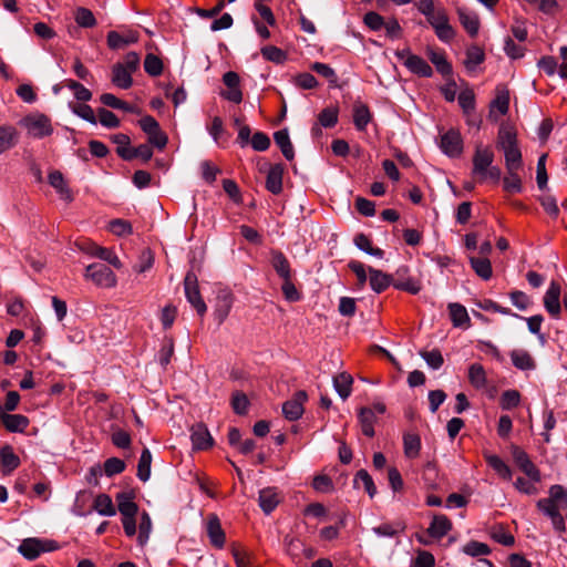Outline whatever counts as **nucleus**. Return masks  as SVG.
Instances as JSON below:
<instances>
[{
  "instance_id": "1",
  "label": "nucleus",
  "mask_w": 567,
  "mask_h": 567,
  "mask_svg": "<svg viewBox=\"0 0 567 567\" xmlns=\"http://www.w3.org/2000/svg\"><path fill=\"white\" fill-rule=\"evenodd\" d=\"M395 56L403 61L404 66L413 74L422 78L433 76V69L431 65L421 56L411 53L409 48L396 50Z\"/></svg>"
},
{
  "instance_id": "2",
  "label": "nucleus",
  "mask_w": 567,
  "mask_h": 567,
  "mask_svg": "<svg viewBox=\"0 0 567 567\" xmlns=\"http://www.w3.org/2000/svg\"><path fill=\"white\" fill-rule=\"evenodd\" d=\"M84 277L96 286L112 288L116 285V276L105 264L94 262L85 268Z\"/></svg>"
},
{
  "instance_id": "3",
  "label": "nucleus",
  "mask_w": 567,
  "mask_h": 567,
  "mask_svg": "<svg viewBox=\"0 0 567 567\" xmlns=\"http://www.w3.org/2000/svg\"><path fill=\"white\" fill-rule=\"evenodd\" d=\"M184 288L187 301L195 308L197 313L203 317L207 311V306L200 296L197 277L193 271L186 274Z\"/></svg>"
},
{
  "instance_id": "4",
  "label": "nucleus",
  "mask_w": 567,
  "mask_h": 567,
  "mask_svg": "<svg viewBox=\"0 0 567 567\" xmlns=\"http://www.w3.org/2000/svg\"><path fill=\"white\" fill-rule=\"evenodd\" d=\"M29 134L34 137L41 138L52 133L50 120L44 114L28 115L21 120Z\"/></svg>"
},
{
  "instance_id": "5",
  "label": "nucleus",
  "mask_w": 567,
  "mask_h": 567,
  "mask_svg": "<svg viewBox=\"0 0 567 567\" xmlns=\"http://www.w3.org/2000/svg\"><path fill=\"white\" fill-rule=\"evenodd\" d=\"M440 148L449 157H457L463 152V138L458 130L450 128L441 135Z\"/></svg>"
},
{
  "instance_id": "6",
  "label": "nucleus",
  "mask_w": 567,
  "mask_h": 567,
  "mask_svg": "<svg viewBox=\"0 0 567 567\" xmlns=\"http://www.w3.org/2000/svg\"><path fill=\"white\" fill-rule=\"evenodd\" d=\"M137 31L123 27L122 31H110L106 37L107 47L111 50H122L138 41Z\"/></svg>"
},
{
  "instance_id": "7",
  "label": "nucleus",
  "mask_w": 567,
  "mask_h": 567,
  "mask_svg": "<svg viewBox=\"0 0 567 567\" xmlns=\"http://www.w3.org/2000/svg\"><path fill=\"white\" fill-rule=\"evenodd\" d=\"M511 450L513 460L515 464L520 468V471L533 482H539L540 472L530 461L528 454L517 445H512Z\"/></svg>"
},
{
  "instance_id": "8",
  "label": "nucleus",
  "mask_w": 567,
  "mask_h": 567,
  "mask_svg": "<svg viewBox=\"0 0 567 567\" xmlns=\"http://www.w3.org/2000/svg\"><path fill=\"white\" fill-rule=\"evenodd\" d=\"M392 286L395 289L410 292L412 295L419 293L421 287L419 282L410 275V268L405 265L400 266L394 275H392Z\"/></svg>"
},
{
  "instance_id": "9",
  "label": "nucleus",
  "mask_w": 567,
  "mask_h": 567,
  "mask_svg": "<svg viewBox=\"0 0 567 567\" xmlns=\"http://www.w3.org/2000/svg\"><path fill=\"white\" fill-rule=\"evenodd\" d=\"M223 82L227 90L220 91V96L233 103H240L243 101V92L240 90V78L238 73L228 71L223 75Z\"/></svg>"
},
{
  "instance_id": "10",
  "label": "nucleus",
  "mask_w": 567,
  "mask_h": 567,
  "mask_svg": "<svg viewBox=\"0 0 567 567\" xmlns=\"http://www.w3.org/2000/svg\"><path fill=\"white\" fill-rule=\"evenodd\" d=\"M308 400V394L303 390L297 391L293 396L282 404V413L289 421H297L303 414V403Z\"/></svg>"
},
{
  "instance_id": "11",
  "label": "nucleus",
  "mask_w": 567,
  "mask_h": 567,
  "mask_svg": "<svg viewBox=\"0 0 567 567\" xmlns=\"http://www.w3.org/2000/svg\"><path fill=\"white\" fill-rule=\"evenodd\" d=\"M560 293H561V287L560 284L556 280H553L543 298L544 307L546 311L553 317V318H559L561 313V306H560Z\"/></svg>"
},
{
  "instance_id": "12",
  "label": "nucleus",
  "mask_w": 567,
  "mask_h": 567,
  "mask_svg": "<svg viewBox=\"0 0 567 567\" xmlns=\"http://www.w3.org/2000/svg\"><path fill=\"white\" fill-rule=\"evenodd\" d=\"M269 262L281 280L295 277L290 261L281 250L271 249L269 252Z\"/></svg>"
},
{
  "instance_id": "13",
  "label": "nucleus",
  "mask_w": 567,
  "mask_h": 567,
  "mask_svg": "<svg viewBox=\"0 0 567 567\" xmlns=\"http://www.w3.org/2000/svg\"><path fill=\"white\" fill-rule=\"evenodd\" d=\"M494 162V153L488 147L476 145L473 155V176H481Z\"/></svg>"
},
{
  "instance_id": "14",
  "label": "nucleus",
  "mask_w": 567,
  "mask_h": 567,
  "mask_svg": "<svg viewBox=\"0 0 567 567\" xmlns=\"http://www.w3.org/2000/svg\"><path fill=\"white\" fill-rule=\"evenodd\" d=\"M190 440L195 450H207L214 444V440L204 423H196L190 427Z\"/></svg>"
},
{
  "instance_id": "15",
  "label": "nucleus",
  "mask_w": 567,
  "mask_h": 567,
  "mask_svg": "<svg viewBox=\"0 0 567 567\" xmlns=\"http://www.w3.org/2000/svg\"><path fill=\"white\" fill-rule=\"evenodd\" d=\"M234 303V296L229 290L221 289L218 291L216 297L215 305V318L218 321V324H221L225 319L228 317L230 309Z\"/></svg>"
},
{
  "instance_id": "16",
  "label": "nucleus",
  "mask_w": 567,
  "mask_h": 567,
  "mask_svg": "<svg viewBox=\"0 0 567 567\" xmlns=\"http://www.w3.org/2000/svg\"><path fill=\"white\" fill-rule=\"evenodd\" d=\"M284 172L285 165L282 163L269 165L266 177V189L274 195H279L282 192Z\"/></svg>"
},
{
  "instance_id": "17",
  "label": "nucleus",
  "mask_w": 567,
  "mask_h": 567,
  "mask_svg": "<svg viewBox=\"0 0 567 567\" xmlns=\"http://www.w3.org/2000/svg\"><path fill=\"white\" fill-rule=\"evenodd\" d=\"M207 535L210 544L216 548H223L226 542L225 532L221 528L219 518L212 514L207 520Z\"/></svg>"
},
{
  "instance_id": "18",
  "label": "nucleus",
  "mask_w": 567,
  "mask_h": 567,
  "mask_svg": "<svg viewBox=\"0 0 567 567\" xmlns=\"http://www.w3.org/2000/svg\"><path fill=\"white\" fill-rule=\"evenodd\" d=\"M457 16L460 23L466 30L470 37L475 38L480 30L478 16L474 11H471L464 7L457 8Z\"/></svg>"
},
{
  "instance_id": "19",
  "label": "nucleus",
  "mask_w": 567,
  "mask_h": 567,
  "mask_svg": "<svg viewBox=\"0 0 567 567\" xmlns=\"http://www.w3.org/2000/svg\"><path fill=\"white\" fill-rule=\"evenodd\" d=\"M0 420L7 431L22 433L29 426V419L22 414L0 413Z\"/></svg>"
},
{
  "instance_id": "20",
  "label": "nucleus",
  "mask_w": 567,
  "mask_h": 567,
  "mask_svg": "<svg viewBox=\"0 0 567 567\" xmlns=\"http://www.w3.org/2000/svg\"><path fill=\"white\" fill-rule=\"evenodd\" d=\"M117 155L124 161H132L140 157L143 162H148L153 156L152 147L148 144H141L137 147H117Z\"/></svg>"
},
{
  "instance_id": "21",
  "label": "nucleus",
  "mask_w": 567,
  "mask_h": 567,
  "mask_svg": "<svg viewBox=\"0 0 567 567\" xmlns=\"http://www.w3.org/2000/svg\"><path fill=\"white\" fill-rule=\"evenodd\" d=\"M259 506L262 512L269 515L279 504L280 497L277 487H266L259 492Z\"/></svg>"
},
{
  "instance_id": "22",
  "label": "nucleus",
  "mask_w": 567,
  "mask_h": 567,
  "mask_svg": "<svg viewBox=\"0 0 567 567\" xmlns=\"http://www.w3.org/2000/svg\"><path fill=\"white\" fill-rule=\"evenodd\" d=\"M368 272L370 275V287L374 292L381 293L392 285V275L370 266L368 267Z\"/></svg>"
},
{
  "instance_id": "23",
  "label": "nucleus",
  "mask_w": 567,
  "mask_h": 567,
  "mask_svg": "<svg viewBox=\"0 0 567 567\" xmlns=\"http://www.w3.org/2000/svg\"><path fill=\"white\" fill-rule=\"evenodd\" d=\"M42 539L37 537L25 538L18 547V551L28 560H35L42 553Z\"/></svg>"
},
{
  "instance_id": "24",
  "label": "nucleus",
  "mask_w": 567,
  "mask_h": 567,
  "mask_svg": "<svg viewBox=\"0 0 567 567\" xmlns=\"http://www.w3.org/2000/svg\"><path fill=\"white\" fill-rule=\"evenodd\" d=\"M451 529L452 522L447 518V516L439 514L433 516V519L426 532L431 537L440 539Z\"/></svg>"
},
{
  "instance_id": "25",
  "label": "nucleus",
  "mask_w": 567,
  "mask_h": 567,
  "mask_svg": "<svg viewBox=\"0 0 567 567\" xmlns=\"http://www.w3.org/2000/svg\"><path fill=\"white\" fill-rule=\"evenodd\" d=\"M426 54L439 73H441L443 76H452L453 68L452 64L446 60L444 52H437L433 48L427 47Z\"/></svg>"
},
{
  "instance_id": "26",
  "label": "nucleus",
  "mask_w": 567,
  "mask_h": 567,
  "mask_svg": "<svg viewBox=\"0 0 567 567\" xmlns=\"http://www.w3.org/2000/svg\"><path fill=\"white\" fill-rule=\"evenodd\" d=\"M518 145L517 134L514 127L501 125L497 134L496 147L505 151Z\"/></svg>"
},
{
  "instance_id": "27",
  "label": "nucleus",
  "mask_w": 567,
  "mask_h": 567,
  "mask_svg": "<svg viewBox=\"0 0 567 567\" xmlns=\"http://www.w3.org/2000/svg\"><path fill=\"white\" fill-rule=\"evenodd\" d=\"M450 317L454 327L467 329L470 327V317L466 308L457 302H451L447 306Z\"/></svg>"
},
{
  "instance_id": "28",
  "label": "nucleus",
  "mask_w": 567,
  "mask_h": 567,
  "mask_svg": "<svg viewBox=\"0 0 567 567\" xmlns=\"http://www.w3.org/2000/svg\"><path fill=\"white\" fill-rule=\"evenodd\" d=\"M275 143L280 148L284 157L287 161H292L295 158V148L289 137L288 128H282L274 133Z\"/></svg>"
},
{
  "instance_id": "29",
  "label": "nucleus",
  "mask_w": 567,
  "mask_h": 567,
  "mask_svg": "<svg viewBox=\"0 0 567 567\" xmlns=\"http://www.w3.org/2000/svg\"><path fill=\"white\" fill-rule=\"evenodd\" d=\"M483 456L488 466H491L503 480H512L513 472L511 467L498 455L484 452Z\"/></svg>"
},
{
  "instance_id": "30",
  "label": "nucleus",
  "mask_w": 567,
  "mask_h": 567,
  "mask_svg": "<svg viewBox=\"0 0 567 567\" xmlns=\"http://www.w3.org/2000/svg\"><path fill=\"white\" fill-rule=\"evenodd\" d=\"M132 498L133 496L125 492L116 495L118 512L122 514L123 518H135L138 512V506Z\"/></svg>"
},
{
  "instance_id": "31",
  "label": "nucleus",
  "mask_w": 567,
  "mask_h": 567,
  "mask_svg": "<svg viewBox=\"0 0 567 567\" xmlns=\"http://www.w3.org/2000/svg\"><path fill=\"white\" fill-rule=\"evenodd\" d=\"M49 184L55 188L60 197L65 202L73 200V194L64 182L63 175L60 171H52L49 174Z\"/></svg>"
},
{
  "instance_id": "32",
  "label": "nucleus",
  "mask_w": 567,
  "mask_h": 567,
  "mask_svg": "<svg viewBox=\"0 0 567 567\" xmlns=\"http://www.w3.org/2000/svg\"><path fill=\"white\" fill-rule=\"evenodd\" d=\"M372 120V114L367 104L357 102L353 105V123L358 131H365Z\"/></svg>"
},
{
  "instance_id": "33",
  "label": "nucleus",
  "mask_w": 567,
  "mask_h": 567,
  "mask_svg": "<svg viewBox=\"0 0 567 567\" xmlns=\"http://www.w3.org/2000/svg\"><path fill=\"white\" fill-rule=\"evenodd\" d=\"M112 83L123 90H127L133 85L132 75L127 72L124 64L115 63L112 66Z\"/></svg>"
},
{
  "instance_id": "34",
  "label": "nucleus",
  "mask_w": 567,
  "mask_h": 567,
  "mask_svg": "<svg viewBox=\"0 0 567 567\" xmlns=\"http://www.w3.org/2000/svg\"><path fill=\"white\" fill-rule=\"evenodd\" d=\"M513 365L519 370L528 371L536 368L534 358L526 350H513L511 352Z\"/></svg>"
},
{
  "instance_id": "35",
  "label": "nucleus",
  "mask_w": 567,
  "mask_h": 567,
  "mask_svg": "<svg viewBox=\"0 0 567 567\" xmlns=\"http://www.w3.org/2000/svg\"><path fill=\"white\" fill-rule=\"evenodd\" d=\"M19 138L18 131L10 125L0 126V154L12 148Z\"/></svg>"
},
{
  "instance_id": "36",
  "label": "nucleus",
  "mask_w": 567,
  "mask_h": 567,
  "mask_svg": "<svg viewBox=\"0 0 567 567\" xmlns=\"http://www.w3.org/2000/svg\"><path fill=\"white\" fill-rule=\"evenodd\" d=\"M352 383L353 378L347 372H341L333 377V386L342 400L350 396Z\"/></svg>"
},
{
  "instance_id": "37",
  "label": "nucleus",
  "mask_w": 567,
  "mask_h": 567,
  "mask_svg": "<svg viewBox=\"0 0 567 567\" xmlns=\"http://www.w3.org/2000/svg\"><path fill=\"white\" fill-rule=\"evenodd\" d=\"M359 422L361 424L362 433L365 436L372 437L374 435L373 424L375 422V416L373 410L367 406H363L359 411Z\"/></svg>"
},
{
  "instance_id": "38",
  "label": "nucleus",
  "mask_w": 567,
  "mask_h": 567,
  "mask_svg": "<svg viewBox=\"0 0 567 567\" xmlns=\"http://www.w3.org/2000/svg\"><path fill=\"white\" fill-rule=\"evenodd\" d=\"M485 61V53L482 48L472 44L466 49V59L464 65L467 71H474L477 65Z\"/></svg>"
},
{
  "instance_id": "39",
  "label": "nucleus",
  "mask_w": 567,
  "mask_h": 567,
  "mask_svg": "<svg viewBox=\"0 0 567 567\" xmlns=\"http://www.w3.org/2000/svg\"><path fill=\"white\" fill-rule=\"evenodd\" d=\"M470 264H471L472 269L475 271V274L478 277H481L483 280L491 279V277L493 275V270H492V264H491L489 259H487L486 257L478 258V257L471 256Z\"/></svg>"
},
{
  "instance_id": "40",
  "label": "nucleus",
  "mask_w": 567,
  "mask_h": 567,
  "mask_svg": "<svg viewBox=\"0 0 567 567\" xmlns=\"http://www.w3.org/2000/svg\"><path fill=\"white\" fill-rule=\"evenodd\" d=\"M90 252H91V255L93 257H96V258H99L101 260H104V261L109 262L110 265H112L116 269H121L122 266H123V264L121 262L118 257L110 248L100 247V246L94 245Z\"/></svg>"
},
{
  "instance_id": "41",
  "label": "nucleus",
  "mask_w": 567,
  "mask_h": 567,
  "mask_svg": "<svg viewBox=\"0 0 567 567\" xmlns=\"http://www.w3.org/2000/svg\"><path fill=\"white\" fill-rule=\"evenodd\" d=\"M0 461L7 473L12 472L20 465V458L10 445L1 447Z\"/></svg>"
},
{
  "instance_id": "42",
  "label": "nucleus",
  "mask_w": 567,
  "mask_h": 567,
  "mask_svg": "<svg viewBox=\"0 0 567 567\" xmlns=\"http://www.w3.org/2000/svg\"><path fill=\"white\" fill-rule=\"evenodd\" d=\"M151 464H152V453L147 447H144L137 464V477L142 482H147L151 477Z\"/></svg>"
},
{
  "instance_id": "43",
  "label": "nucleus",
  "mask_w": 567,
  "mask_h": 567,
  "mask_svg": "<svg viewBox=\"0 0 567 567\" xmlns=\"http://www.w3.org/2000/svg\"><path fill=\"white\" fill-rule=\"evenodd\" d=\"M404 454L409 458L416 457L421 450V437L414 433H405L403 435Z\"/></svg>"
},
{
  "instance_id": "44",
  "label": "nucleus",
  "mask_w": 567,
  "mask_h": 567,
  "mask_svg": "<svg viewBox=\"0 0 567 567\" xmlns=\"http://www.w3.org/2000/svg\"><path fill=\"white\" fill-rule=\"evenodd\" d=\"M354 245L364 252L382 258L384 256V251L381 248L373 247L370 238L363 233L357 234L353 239Z\"/></svg>"
},
{
  "instance_id": "45",
  "label": "nucleus",
  "mask_w": 567,
  "mask_h": 567,
  "mask_svg": "<svg viewBox=\"0 0 567 567\" xmlns=\"http://www.w3.org/2000/svg\"><path fill=\"white\" fill-rule=\"evenodd\" d=\"M93 508L103 516H114L116 514L112 498L107 494L97 495L94 499Z\"/></svg>"
},
{
  "instance_id": "46",
  "label": "nucleus",
  "mask_w": 567,
  "mask_h": 567,
  "mask_svg": "<svg viewBox=\"0 0 567 567\" xmlns=\"http://www.w3.org/2000/svg\"><path fill=\"white\" fill-rule=\"evenodd\" d=\"M503 152L506 171H519L523 167L522 152L518 145Z\"/></svg>"
},
{
  "instance_id": "47",
  "label": "nucleus",
  "mask_w": 567,
  "mask_h": 567,
  "mask_svg": "<svg viewBox=\"0 0 567 567\" xmlns=\"http://www.w3.org/2000/svg\"><path fill=\"white\" fill-rule=\"evenodd\" d=\"M468 380L477 389L485 386L486 373L484 367L480 363H473L468 368Z\"/></svg>"
},
{
  "instance_id": "48",
  "label": "nucleus",
  "mask_w": 567,
  "mask_h": 567,
  "mask_svg": "<svg viewBox=\"0 0 567 567\" xmlns=\"http://www.w3.org/2000/svg\"><path fill=\"white\" fill-rule=\"evenodd\" d=\"M503 188L507 193H520L523 190L522 178L518 171H507V176L503 178Z\"/></svg>"
},
{
  "instance_id": "49",
  "label": "nucleus",
  "mask_w": 567,
  "mask_h": 567,
  "mask_svg": "<svg viewBox=\"0 0 567 567\" xmlns=\"http://www.w3.org/2000/svg\"><path fill=\"white\" fill-rule=\"evenodd\" d=\"M69 106H70L71 111L79 117L87 121L91 124L97 123V118L94 114L93 109L89 104H85V102L84 103H70Z\"/></svg>"
},
{
  "instance_id": "50",
  "label": "nucleus",
  "mask_w": 567,
  "mask_h": 567,
  "mask_svg": "<svg viewBox=\"0 0 567 567\" xmlns=\"http://www.w3.org/2000/svg\"><path fill=\"white\" fill-rule=\"evenodd\" d=\"M458 104L462 107L464 114L468 115L475 110V94L472 89L468 86L465 87L460 94H458Z\"/></svg>"
},
{
  "instance_id": "51",
  "label": "nucleus",
  "mask_w": 567,
  "mask_h": 567,
  "mask_svg": "<svg viewBox=\"0 0 567 567\" xmlns=\"http://www.w3.org/2000/svg\"><path fill=\"white\" fill-rule=\"evenodd\" d=\"M311 71L324 78L330 85L337 86L338 76L336 71L328 64L321 62H313L310 66Z\"/></svg>"
},
{
  "instance_id": "52",
  "label": "nucleus",
  "mask_w": 567,
  "mask_h": 567,
  "mask_svg": "<svg viewBox=\"0 0 567 567\" xmlns=\"http://www.w3.org/2000/svg\"><path fill=\"white\" fill-rule=\"evenodd\" d=\"M250 402L247 395L241 391H235L231 395V408L238 415H245L248 412Z\"/></svg>"
},
{
  "instance_id": "53",
  "label": "nucleus",
  "mask_w": 567,
  "mask_h": 567,
  "mask_svg": "<svg viewBox=\"0 0 567 567\" xmlns=\"http://www.w3.org/2000/svg\"><path fill=\"white\" fill-rule=\"evenodd\" d=\"M262 56L276 64H282L287 60V54L284 50L275 45H266L260 50Z\"/></svg>"
},
{
  "instance_id": "54",
  "label": "nucleus",
  "mask_w": 567,
  "mask_h": 567,
  "mask_svg": "<svg viewBox=\"0 0 567 567\" xmlns=\"http://www.w3.org/2000/svg\"><path fill=\"white\" fill-rule=\"evenodd\" d=\"M439 471L435 462H427L423 470V481L429 489H437Z\"/></svg>"
},
{
  "instance_id": "55",
  "label": "nucleus",
  "mask_w": 567,
  "mask_h": 567,
  "mask_svg": "<svg viewBox=\"0 0 567 567\" xmlns=\"http://www.w3.org/2000/svg\"><path fill=\"white\" fill-rule=\"evenodd\" d=\"M144 70L151 76H158L163 72V62L157 55L148 53L144 60Z\"/></svg>"
},
{
  "instance_id": "56",
  "label": "nucleus",
  "mask_w": 567,
  "mask_h": 567,
  "mask_svg": "<svg viewBox=\"0 0 567 567\" xmlns=\"http://www.w3.org/2000/svg\"><path fill=\"white\" fill-rule=\"evenodd\" d=\"M75 21L82 28H93L96 24V19L93 12L84 7L76 9Z\"/></svg>"
},
{
  "instance_id": "57",
  "label": "nucleus",
  "mask_w": 567,
  "mask_h": 567,
  "mask_svg": "<svg viewBox=\"0 0 567 567\" xmlns=\"http://www.w3.org/2000/svg\"><path fill=\"white\" fill-rule=\"evenodd\" d=\"M420 355L433 370H439L444 363L443 355L439 349H433L431 351L421 350Z\"/></svg>"
},
{
  "instance_id": "58",
  "label": "nucleus",
  "mask_w": 567,
  "mask_h": 567,
  "mask_svg": "<svg viewBox=\"0 0 567 567\" xmlns=\"http://www.w3.org/2000/svg\"><path fill=\"white\" fill-rule=\"evenodd\" d=\"M463 553L472 556V557H478V556H485L491 554V548L488 545L477 542V540H471L463 547Z\"/></svg>"
},
{
  "instance_id": "59",
  "label": "nucleus",
  "mask_w": 567,
  "mask_h": 567,
  "mask_svg": "<svg viewBox=\"0 0 567 567\" xmlns=\"http://www.w3.org/2000/svg\"><path fill=\"white\" fill-rule=\"evenodd\" d=\"M549 497L547 501H551L553 503L559 505L561 508L567 506V489L561 485H551L549 487Z\"/></svg>"
},
{
  "instance_id": "60",
  "label": "nucleus",
  "mask_w": 567,
  "mask_h": 567,
  "mask_svg": "<svg viewBox=\"0 0 567 567\" xmlns=\"http://www.w3.org/2000/svg\"><path fill=\"white\" fill-rule=\"evenodd\" d=\"M319 124L326 128L333 127L338 123V109L326 107L318 115Z\"/></svg>"
},
{
  "instance_id": "61",
  "label": "nucleus",
  "mask_w": 567,
  "mask_h": 567,
  "mask_svg": "<svg viewBox=\"0 0 567 567\" xmlns=\"http://www.w3.org/2000/svg\"><path fill=\"white\" fill-rule=\"evenodd\" d=\"M152 530V519L147 512H143L141 515L140 522V533H138V543L141 546L145 545L150 538V534Z\"/></svg>"
},
{
  "instance_id": "62",
  "label": "nucleus",
  "mask_w": 567,
  "mask_h": 567,
  "mask_svg": "<svg viewBox=\"0 0 567 567\" xmlns=\"http://www.w3.org/2000/svg\"><path fill=\"white\" fill-rule=\"evenodd\" d=\"M520 402V394L517 390H506L501 395V408L503 410H512Z\"/></svg>"
},
{
  "instance_id": "63",
  "label": "nucleus",
  "mask_w": 567,
  "mask_h": 567,
  "mask_svg": "<svg viewBox=\"0 0 567 567\" xmlns=\"http://www.w3.org/2000/svg\"><path fill=\"white\" fill-rule=\"evenodd\" d=\"M361 481L363 483L365 492L370 497H373L377 494V487L371 475L365 470H360L357 472L353 484L357 487L358 482Z\"/></svg>"
},
{
  "instance_id": "64",
  "label": "nucleus",
  "mask_w": 567,
  "mask_h": 567,
  "mask_svg": "<svg viewBox=\"0 0 567 567\" xmlns=\"http://www.w3.org/2000/svg\"><path fill=\"white\" fill-rule=\"evenodd\" d=\"M109 230L116 236H127L133 233V228L130 221L124 219H113L109 223Z\"/></svg>"
}]
</instances>
